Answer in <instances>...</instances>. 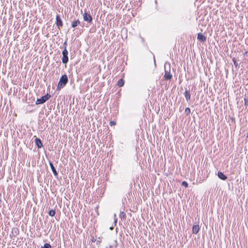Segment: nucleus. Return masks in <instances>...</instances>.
I'll return each instance as SVG.
<instances>
[{
	"label": "nucleus",
	"instance_id": "f257e3e1",
	"mask_svg": "<svg viewBox=\"0 0 248 248\" xmlns=\"http://www.w3.org/2000/svg\"><path fill=\"white\" fill-rule=\"evenodd\" d=\"M68 81V79L66 75H63L62 76L58 82L57 90H60L61 89L63 88L67 83Z\"/></svg>",
	"mask_w": 248,
	"mask_h": 248
},
{
	"label": "nucleus",
	"instance_id": "f03ea898",
	"mask_svg": "<svg viewBox=\"0 0 248 248\" xmlns=\"http://www.w3.org/2000/svg\"><path fill=\"white\" fill-rule=\"evenodd\" d=\"M64 46V48L63 50L62 51V62L63 63L66 64L68 61V52L66 49V42H65L63 44Z\"/></svg>",
	"mask_w": 248,
	"mask_h": 248
},
{
	"label": "nucleus",
	"instance_id": "7ed1b4c3",
	"mask_svg": "<svg viewBox=\"0 0 248 248\" xmlns=\"http://www.w3.org/2000/svg\"><path fill=\"white\" fill-rule=\"evenodd\" d=\"M50 97L51 95L47 93L45 95L41 97L40 98L37 99L36 101V104L39 105L43 104L45 103L46 100H47Z\"/></svg>",
	"mask_w": 248,
	"mask_h": 248
},
{
	"label": "nucleus",
	"instance_id": "20e7f679",
	"mask_svg": "<svg viewBox=\"0 0 248 248\" xmlns=\"http://www.w3.org/2000/svg\"><path fill=\"white\" fill-rule=\"evenodd\" d=\"M83 20L85 21L91 23L92 22L93 18L90 14H88L86 12H84L83 14Z\"/></svg>",
	"mask_w": 248,
	"mask_h": 248
},
{
	"label": "nucleus",
	"instance_id": "39448f33",
	"mask_svg": "<svg viewBox=\"0 0 248 248\" xmlns=\"http://www.w3.org/2000/svg\"><path fill=\"white\" fill-rule=\"evenodd\" d=\"M56 24L57 26L58 27V28H60V27H62L63 23H62V20H61L59 15H57L56 16Z\"/></svg>",
	"mask_w": 248,
	"mask_h": 248
},
{
	"label": "nucleus",
	"instance_id": "423d86ee",
	"mask_svg": "<svg viewBox=\"0 0 248 248\" xmlns=\"http://www.w3.org/2000/svg\"><path fill=\"white\" fill-rule=\"evenodd\" d=\"M197 39L202 42H204L206 40V37L202 33H198Z\"/></svg>",
	"mask_w": 248,
	"mask_h": 248
},
{
	"label": "nucleus",
	"instance_id": "0eeeda50",
	"mask_svg": "<svg viewBox=\"0 0 248 248\" xmlns=\"http://www.w3.org/2000/svg\"><path fill=\"white\" fill-rule=\"evenodd\" d=\"M200 230V228L198 225H194L192 227V232L194 234H197L198 233Z\"/></svg>",
	"mask_w": 248,
	"mask_h": 248
},
{
	"label": "nucleus",
	"instance_id": "6e6552de",
	"mask_svg": "<svg viewBox=\"0 0 248 248\" xmlns=\"http://www.w3.org/2000/svg\"><path fill=\"white\" fill-rule=\"evenodd\" d=\"M218 177L222 180H226L227 179V176L224 174V173L221 171H219L217 173Z\"/></svg>",
	"mask_w": 248,
	"mask_h": 248
},
{
	"label": "nucleus",
	"instance_id": "1a4fd4ad",
	"mask_svg": "<svg viewBox=\"0 0 248 248\" xmlns=\"http://www.w3.org/2000/svg\"><path fill=\"white\" fill-rule=\"evenodd\" d=\"M35 142L37 146L40 148L43 146V144L41 140L39 138H36L35 140Z\"/></svg>",
	"mask_w": 248,
	"mask_h": 248
},
{
	"label": "nucleus",
	"instance_id": "9d476101",
	"mask_svg": "<svg viewBox=\"0 0 248 248\" xmlns=\"http://www.w3.org/2000/svg\"><path fill=\"white\" fill-rule=\"evenodd\" d=\"M164 78L167 80H170L172 78V75L170 72L165 71Z\"/></svg>",
	"mask_w": 248,
	"mask_h": 248
},
{
	"label": "nucleus",
	"instance_id": "9b49d317",
	"mask_svg": "<svg viewBox=\"0 0 248 248\" xmlns=\"http://www.w3.org/2000/svg\"><path fill=\"white\" fill-rule=\"evenodd\" d=\"M49 165H50V167H51V170H52V172H53V173L54 175L55 176H57V175H58V173H57V171H56V169H55V168H54V166H53V164H52L51 162H50V163H49Z\"/></svg>",
	"mask_w": 248,
	"mask_h": 248
},
{
	"label": "nucleus",
	"instance_id": "f8f14e48",
	"mask_svg": "<svg viewBox=\"0 0 248 248\" xmlns=\"http://www.w3.org/2000/svg\"><path fill=\"white\" fill-rule=\"evenodd\" d=\"M185 96L186 99V100L188 101L190 99L191 95L189 93V92L187 91H185Z\"/></svg>",
	"mask_w": 248,
	"mask_h": 248
},
{
	"label": "nucleus",
	"instance_id": "ddd939ff",
	"mask_svg": "<svg viewBox=\"0 0 248 248\" xmlns=\"http://www.w3.org/2000/svg\"><path fill=\"white\" fill-rule=\"evenodd\" d=\"M79 24H80L79 20H77L74 21L72 22L71 26L73 28H75L76 27H77L78 25Z\"/></svg>",
	"mask_w": 248,
	"mask_h": 248
},
{
	"label": "nucleus",
	"instance_id": "4468645a",
	"mask_svg": "<svg viewBox=\"0 0 248 248\" xmlns=\"http://www.w3.org/2000/svg\"><path fill=\"white\" fill-rule=\"evenodd\" d=\"M124 79H120V80H119V81H118V83H117V85L119 87H121L122 86H124Z\"/></svg>",
	"mask_w": 248,
	"mask_h": 248
},
{
	"label": "nucleus",
	"instance_id": "2eb2a0df",
	"mask_svg": "<svg viewBox=\"0 0 248 248\" xmlns=\"http://www.w3.org/2000/svg\"><path fill=\"white\" fill-rule=\"evenodd\" d=\"M48 214L51 217H54L55 215V211L54 210H51L49 211Z\"/></svg>",
	"mask_w": 248,
	"mask_h": 248
},
{
	"label": "nucleus",
	"instance_id": "dca6fc26",
	"mask_svg": "<svg viewBox=\"0 0 248 248\" xmlns=\"http://www.w3.org/2000/svg\"><path fill=\"white\" fill-rule=\"evenodd\" d=\"M41 248H52V247L49 243H45Z\"/></svg>",
	"mask_w": 248,
	"mask_h": 248
},
{
	"label": "nucleus",
	"instance_id": "f3484780",
	"mask_svg": "<svg viewBox=\"0 0 248 248\" xmlns=\"http://www.w3.org/2000/svg\"><path fill=\"white\" fill-rule=\"evenodd\" d=\"M185 112L186 115H189L191 112V110L189 108H186L185 109Z\"/></svg>",
	"mask_w": 248,
	"mask_h": 248
},
{
	"label": "nucleus",
	"instance_id": "a211bd4d",
	"mask_svg": "<svg viewBox=\"0 0 248 248\" xmlns=\"http://www.w3.org/2000/svg\"><path fill=\"white\" fill-rule=\"evenodd\" d=\"M182 185L185 187H187L188 186V183L186 181H183L182 183Z\"/></svg>",
	"mask_w": 248,
	"mask_h": 248
},
{
	"label": "nucleus",
	"instance_id": "6ab92c4d",
	"mask_svg": "<svg viewBox=\"0 0 248 248\" xmlns=\"http://www.w3.org/2000/svg\"><path fill=\"white\" fill-rule=\"evenodd\" d=\"M244 104L245 106H248V98H244Z\"/></svg>",
	"mask_w": 248,
	"mask_h": 248
},
{
	"label": "nucleus",
	"instance_id": "aec40b11",
	"mask_svg": "<svg viewBox=\"0 0 248 248\" xmlns=\"http://www.w3.org/2000/svg\"><path fill=\"white\" fill-rule=\"evenodd\" d=\"M232 61L233 62V63H234V65H235V66L237 67L238 66V63L236 62V61H235V60L233 58L232 59Z\"/></svg>",
	"mask_w": 248,
	"mask_h": 248
},
{
	"label": "nucleus",
	"instance_id": "412c9836",
	"mask_svg": "<svg viewBox=\"0 0 248 248\" xmlns=\"http://www.w3.org/2000/svg\"><path fill=\"white\" fill-rule=\"evenodd\" d=\"M109 124L111 126H113V125H115L116 124V122H114V121H110V123H109Z\"/></svg>",
	"mask_w": 248,
	"mask_h": 248
}]
</instances>
